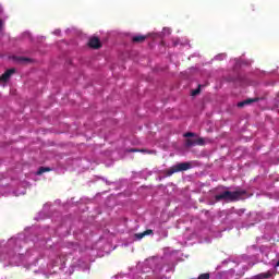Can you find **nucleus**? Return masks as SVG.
I'll list each match as a JSON object with an SVG mask.
<instances>
[{
    "label": "nucleus",
    "mask_w": 279,
    "mask_h": 279,
    "mask_svg": "<svg viewBox=\"0 0 279 279\" xmlns=\"http://www.w3.org/2000/svg\"><path fill=\"white\" fill-rule=\"evenodd\" d=\"M274 276V270H268L266 272H260L258 275L253 276L252 279H269Z\"/></svg>",
    "instance_id": "6"
},
{
    "label": "nucleus",
    "mask_w": 279,
    "mask_h": 279,
    "mask_svg": "<svg viewBox=\"0 0 279 279\" xmlns=\"http://www.w3.org/2000/svg\"><path fill=\"white\" fill-rule=\"evenodd\" d=\"M130 154L141 153V154H156V150L149 149H138V148H131L128 150Z\"/></svg>",
    "instance_id": "8"
},
{
    "label": "nucleus",
    "mask_w": 279,
    "mask_h": 279,
    "mask_svg": "<svg viewBox=\"0 0 279 279\" xmlns=\"http://www.w3.org/2000/svg\"><path fill=\"white\" fill-rule=\"evenodd\" d=\"M145 40H147V36L145 35H136L132 37V43H135V44L145 43Z\"/></svg>",
    "instance_id": "9"
},
{
    "label": "nucleus",
    "mask_w": 279,
    "mask_h": 279,
    "mask_svg": "<svg viewBox=\"0 0 279 279\" xmlns=\"http://www.w3.org/2000/svg\"><path fill=\"white\" fill-rule=\"evenodd\" d=\"M183 136H184V138H193L196 136V134L193 132H187V133L183 134Z\"/></svg>",
    "instance_id": "14"
},
{
    "label": "nucleus",
    "mask_w": 279,
    "mask_h": 279,
    "mask_svg": "<svg viewBox=\"0 0 279 279\" xmlns=\"http://www.w3.org/2000/svg\"><path fill=\"white\" fill-rule=\"evenodd\" d=\"M205 144L204 137H198L196 140L186 138L185 140V147H195L196 145L202 146Z\"/></svg>",
    "instance_id": "3"
},
{
    "label": "nucleus",
    "mask_w": 279,
    "mask_h": 279,
    "mask_svg": "<svg viewBox=\"0 0 279 279\" xmlns=\"http://www.w3.org/2000/svg\"><path fill=\"white\" fill-rule=\"evenodd\" d=\"M3 27V21L0 20V29Z\"/></svg>",
    "instance_id": "15"
},
{
    "label": "nucleus",
    "mask_w": 279,
    "mask_h": 279,
    "mask_svg": "<svg viewBox=\"0 0 279 279\" xmlns=\"http://www.w3.org/2000/svg\"><path fill=\"white\" fill-rule=\"evenodd\" d=\"M275 267H279V259H278L277 264L275 265Z\"/></svg>",
    "instance_id": "16"
},
{
    "label": "nucleus",
    "mask_w": 279,
    "mask_h": 279,
    "mask_svg": "<svg viewBox=\"0 0 279 279\" xmlns=\"http://www.w3.org/2000/svg\"><path fill=\"white\" fill-rule=\"evenodd\" d=\"M258 100V98H248L244 101L238 102V108H243L244 106H250V104H254Z\"/></svg>",
    "instance_id": "7"
},
{
    "label": "nucleus",
    "mask_w": 279,
    "mask_h": 279,
    "mask_svg": "<svg viewBox=\"0 0 279 279\" xmlns=\"http://www.w3.org/2000/svg\"><path fill=\"white\" fill-rule=\"evenodd\" d=\"M199 93H202V85H198V88L192 90V97H196Z\"/></svg>",
    "instance_id": "13"
},
{
    "label": "nucleus",
    "mask_w": 279,
    "mask_h": 279,
    "mask_svg": "<svg viewBox=\"0 0 279 279\" xmlns=\"http://www.w3.org/2000/svg\"><path fill=\"white\" fill-rule=\"evenodd\" d=\"M16 73V69L12 68L7 70L1 76H0V82H8L12 75Z\"/></svg>",
    "instance_id": "5"
},
{
    "label": "nucleus",
    "mask_w": 279,
    "mask_h": 279,
    "mask_svg": "<svg viewBox=\"0 0 279 279\" xmlns=\"http://www.w3.org/2000/svg\"><path fill=\"white\" fill-rule=\"evenodd\" d=\"M246 193L245 190H238L234 192L225 191L221 194L216 195L215 199L216 202H221L222 199H225V202H239V199H241L243 195H246Z\"/></svg>",
    "instance_id": "1"
},
{
    "label": "nucleus",
    "mask_w": 279,
    "mask_h": 279,
    "mask_svg": "<svg viewBox=\"0 0 279 279\" xmlns=\"http://www.w3.org/2000/svg\"><path fill=\"white\" fill-rule=\"evenodd\" d=\"M88 47H90V49H101V40H99V37L89 38Z\"/></svg>",
    "instance_id": "4"
},
{
    "label": "nucleus",
    "mask_w": 279,
    "mask_h": 279,
    "mask_svg": "<svg viewBox=\"0 0 279 279\" xmlns=\"http://www.w3.org/2000/svg\"><path fill=\"white\" fill-rule=\"evenodd\" d=\"M13 60L17 62V64H24V62H29L28 58H23V57H14Z\"/></svg>",
    "instance_id": "10"
},
{
    "label": "nucleus",
    "mask_w": 279,
    "mask_h": 279,
    "mask_svg": "<svg viewBox=\"0 0 279 279\" xmlns=\"http://www.w3.org/2000/svg\"><path fill=\"white\" fill-rule=\"evenodd\" d=\"M189 169H191V162H181L166 170L165 175L167 178H171L173 173H180V171H189Z\"/></svg>",
    "instance_id": "2"
},
{
    "label": "nucleus",
    "mask_w": 279,
    "mask_h": 279,
    "mask_svg": "<svg viewBox=\"0 0 279 279\" xmlns=\"http://www.w3.org/2000/svg\"><path fill=\"white\" fill-rule=\"evenodd\" d=\"M47 171H51V168L40 167L37 171V175H43V173H47Z\"/></svg>",
    "instance_id": "12"
},
{
    "label": "nucleus",
    "mask_w": 279,
    "mask_h": 279,
    "mask_svg": "<svg viewBox=\"0 0 279 279\" xmlns=\"http://www.w3.org/2000/svg\"><path fill=\"white\" fill-rule=\"evenodd\" d=\"M153 232H154L153 230H146L142 233L135 234V236H136V239H143L144 236H147V234H153Z\"/></svg>",
    "instance_id": "11"
}]
</instances>
